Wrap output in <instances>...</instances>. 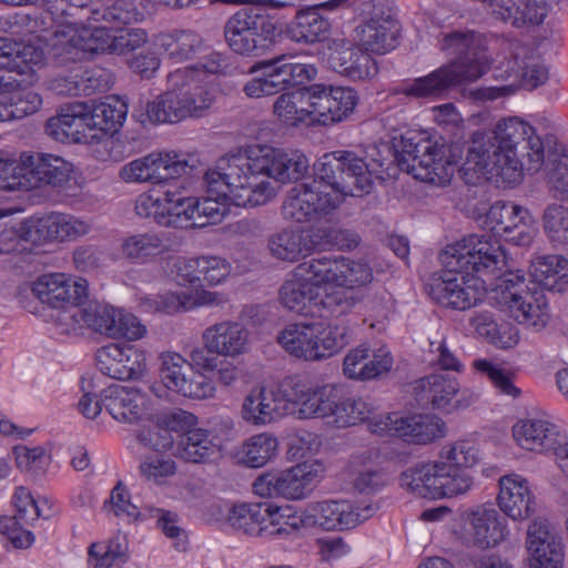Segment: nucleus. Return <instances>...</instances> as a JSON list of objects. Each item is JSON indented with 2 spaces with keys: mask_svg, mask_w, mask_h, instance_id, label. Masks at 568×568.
<instances>
[{
  "mask_svg": "<svg viewBox=\"0 0 568 568\" xmlns=\"http://www.w3.org/2000/svg\"><path fill=\"white\" fill-rule=\"evenodd\" d=\"M388 164L375 146L364 155L338 150L314 164V178L293 186L285 195L281 214L292 223H308L337 210L347 196L371 193L375 180H383Z\"/></svg>",
  "mask_w": 568,
  "mask_h": 568,
  "instance_id": "nucleus-1",
  "label": "nucleus"
},
{
  "mask_svg": "<svg viewBox=\"0 0 568 568\" xmlns=\"http://www.w3.org/2000/svg\"><path fill=\"white\" fill-rule=\"evenodd\" d=\"M542 141L518 118L499 121L493 131L471 134L466 165L486 179L507 185L519 183L523 170L537 172L544 164Z\"/></svg>",
  "mask_w": 568,
  "mask_h": 568,
  "instance_id": "nucleus-2",
  "label": "nucleus"
},
{
  "mask_svg": "<svg viewBox=\"0 0 568 568\" xmlns=\"http://www.w3.org/2000/svg\"><path fill=\"white\" fill-rule=\"evenodd\" d=\"M308 168L307 156L298 150L251 145L229 156L224 175L236 203L264 205L275 195L270 179L282 184L296 182L304 178Z\"/></svg>",
  "mask_w": 568,
  "mask_h": 568,
  "instance_id": "nucleus-3",
  "label": "nucleus"
},
{
  "mask_svg": "<svg viewBox=\"0 0 568 568\" xmlns=\"http://www.w3.org/2000/svg\"><path fill=\"white\" fill-rule=\"evenodd\" d=\"M226 67V59L221 53L213 52L201 64L176 68L169 72L165 91L146 104L149 121L178 123L205 116L216 98L210 74L223 72Z\"/></svg>",
  "mask_w": 568,
  "mask_h": 568,
  "instance_id": "nucleus-4",
  "label": "nucleus"
},
{
  "mask_svg": "<svg viewBox=\"0 0 568 568\" xmlns=\"http://www.w3.org/2000/svg\"><path fill=\"white\" fill-rule=\"evenodd\" d=\"M478 462V449L473 443L458 440L447 444L436 460L420 463L403 471L400 486L420 498H454L470 490L474 479L469 469Z\"/></svg>",
  "mask_w": 568,
  "mask_h": 568,
  "instance_id": "nucleus-5",
  "label": "nucleus"
},
{
  "mask_svg": "<svg viewBox=\"0 0 568 568\" xmlns=\"http://www.w3.org/2000/svg\"><path fill=\"white\" fill-rule=\"evenodd\" d=\"M314 258L300 263L284 280L278 298L283 307L300 315L334 316L352 305L346 293L325 287Z\"/></svg>",
  "mask_w": 568,
  "mask_h": 568,
  "instance_id": "nucleus-6",
  "label": "nucleus"
},
{
  "mask_svg": "<svg viewBox=\"0 0 568 568\" xmlns=\"http://www.w3.org/2000/svg\"><path fill=\"white\" fill-rule=\"evenodd\" d=\"M148 32L131 28L111 36L106 27H88L69 23L55 32L54 58L61 64L82 61L92 53L124 54L148 42Z\"/></svg>",
  "mask_w": 568,
  "mask_h": 568,
  "instance_id": "nucleus-7",
  "label": "nucleus"
},
{
  "mask_svg": "<svg viewBox=\"0 0 568 568\" xmlns=\"http://www.w3.org/2000/svg\"><path fill=\"white\" fill-rule=\"evenodd\" d=\"M276 341L292 357L305 362H322L339 353L351 337L345 325L297 322L281 329Z\"/></svg>",
  "mask_w": 568,
  "mask_h": 568,
  "instance_id": "nucleus-8",
  "label": "nucleus"
},
{
  "mask_svg": "<svg viewBox=\"0 0 568 568\" xmlns=\"http://www.w3.org/2000/svg\"><path fill=\"white\" fill-rule=\"evenodd\" d=\"M88 281L63 272L45 273L31 285L32 294L57 312L55 325L61 333L74 332V314L88 298Z\"/></svg>",
  "mask_w": 568,
  "mask_h": 568,
  "instance_id": "nucleus-9",
  "label": "nucleus"
},
{
  "mask_svg": "<svg viewBox=\"0 0 568 568\" xmlns=\"http://www.w3.org/2000/svg\"><path fill=\"white\" fill-rule=\"evenodd\" d=\"M443 267H460L475 276H496L507 265L499 241L491 234H470L447 245L439 254Z\"/></svg>",
  "mask_w": 568,
  "mask_h": 568,
  "instance_id": "nucleus-10",
  "label": "nucleus"
},
{
  "mask_svg": "<svg viewBox=\"0 0 568 568\" xmlns=\"http://www.w3.org/2000/svg\"><path fill=\"white\" fill-rule=\"evenodd\" d=\"M277 21L260 7L235 12L226 22L224 36L230 49L244 57H260L275 43Z\"/></svg>",
  "mask_w": 568,
  "mask_h": 568,
  "instance_id": "nucleus-11",
  "label": "nucleus"
},
{
  "mask_svg": "<svg viewBox=\"0 0 568 568\" xmlns=\"http://www.w3.org/2000/svg\"><path fill=\"white\" fill-rule=\"evenodd\" d=\"M493 300L523 325L537 331L544 328L549 321V312L544 295L532 293L525 284L524 275L517 272H505L497 276L491 290Z\"/></svg>",
  "mask_w": 568,
  "mask_h": 568,
  "instance_id": "nucleus-12",
  "label": "nucleus"
},
{
  "mask_svg": "<svg viewBox=\"0 0 568 568\" xmlns=\"http://www.w3.org/2000/svg\"><path fill=\"white\" fill-rule=\"evenodd\" d=\"M92 225L89 221L78 216L51 212L41 216H33L20 224L14 232L17 244L12 247H3L1 252H22L24 246L19 247L20 242L36 245L50 242L73 241L89 234Z\"/></svg>",
  "mask_w": 568,
  "mask_h": 568,
  "instance_id": "nucleus-13",
  "label": "nucleus"
},
{
  "mask_svg": "<svg viewBox=\"0 0 568 568\" xmlns=\"http://www.w3.org/2000/svg\"><path fill=\"white\" fill-rule=\"evenodd\" d=\"M505 58L494 69L496 80L508 81L507 84L483 88L478 91V98L486 101L513 95L521 85L535 89L548 80V69L532 61H519V51L523 48L518 43L505 42L503 44Z\"/></svg>",
  "mask_w": 568,
  "mask_h": 568,
  "instance_id": "nucleus-14",
  "label": "nucleus"
},
{
  "mask_svg": "<svg viewBox=\"0 0 568 568\" xmlns=\"http://www.w3.org/2000/svg\"><path fill=\"white\" fill-rule=\"evenodd\" d=\"M428 293L438 304L465 311L481 302L487 294L485 278L467 273L460 267H444L430 278Z\"/></svg>",
  "mask_w": 568,
  "mask_h": 568,
  "instance_id": "nucleus-15",
  "label": "nucleus"
},
{
  "mask_svg": "<svg viewBox=\"0 0 568 568\" xmlns=\"http://www.w3.org/2000/svg\"><path fill=\"white\" fill-rule=\"evenodd\" d=\"M313 126H333L354 112L358 95L349 87L314 83L307 87Z\"/></svg>",
  "mask_w": 568,
  "mask_h": 568,
  "instance_id": "nucleus-16",
  "label": "nucleus"
},
{
  "mask_svg": "<svg viewBox=\"0 0 568 568\" xmlns=\"http://www.w3.org/2000/svg\"><path fill=\"white\" fill-rule=\"evenodd\" d=\"M368 428L376 435L397 436L415 444H428L445 436L444 422L433 415L388 413L371 418Z\"/></svg>",
  "mask_w": 568,
  "mask_h": 568,
  "instance_id": "nucleus-17",
  "label": "nucleus"
},
{
  "mask_svg": "<svg viewBox=\"0 0 568 568\" xmlns=\"http://www.w3.org/2000/svg\"><path fill=\"white\" fill-rule=\"evenodd\" d=\"M377 509L371 501L357 505L345 499L311 503L305 507L306 526L324 530L349 529L373 517Z\"/></svg>",
  "mask_w": 568,
  "mask_h": 568,
  "instance_id": "nucleus-18",
  "label": "nucleus"
},
{
  "mask_svg": "<svg viewBox=\"0 0 568 568\" xmlns=\"http://www.w3.org/2000/svg\"><path fill=\"white\" fill-rule=\"evenodd\" d=\"M291 414L288 383L284 388L255 385L242 398L240 416L253 427H264Z\"/></svg>",
  "mask_w": 568,
  "mask_h": 568,
  "instance_id": "nucleus-19",
  "label": "nucleus"
},
{
  "mask_svg": "<svg viewBox=\"0 0 568 568\" xmlns=\"http://www.w3.org/2000/svg\"><path fill=\"white\" fill-rule=\"evenodd\" d=\"M187 162L174 151L151 152L121 166L119 178L124 183L163 184L184 174Z\"/></svg>",
  "mask_w": 568,
  "mask_h": 568,
  "instance_id": "nucleus-20",
  "label": "nucleus"
},
{
  "mask_svg": "<svg viewBox=\"0 0 568 568\" xmlns=\"http://www.w3.org/2000/svg\"><path fill=\"white\" fill-rule=\"evenodd\" d=\"M414 389L420 405L447 414L465 409L477 400L474 392L460 389L458 379L446 374L423 377L417 381Z\"/></svg>",
  "mask_w": 568,
  "mask_h": 568,
  "instance_id": "nucleus-21",
  "label": "nucleus"
},
{
  "mask_svg": "<svg viewBox=\"0 0 568 568\" xmlns=\"http://www.w3.org/2000/svg\"><path fill=\"white\" fill-rule=\"evenodd\" d=\"M485 224L491 232L518 246L530 245L537 234L530 211L514 202H495L486 214Z\"/></svg>",
  "mask_w": 568,
  "mask_h": 568,
  "instance_id": "nucleus-22",
  "label": "nucleus"
},
{
  "mask_svg": "<svg viewBox=\"0 0 568 568\" xmlns=\"http://www.w3.org/2000/svg\"><path fill=\"white\" fill-rule=\"evenodd\" d=\"M338 387L332 384L314 385L306 379L291 378L288 396L291 414L298 419H323L331 423Z\"/></svg>",
  "mask_w": 568,
  "mask_h": 568,
  "instance_id": "nucleus-23",
  "label": "nucleus"
},
{
  "mask_svg": "<svg viewBox=\"0 0 568 568\" xmlns=\"http://www.w3.org/2000/svg\"><path fill=\"white\" fill-rule=\"evenodd\" d=\"M314 261L325 287H332L337 292L361 293L374 278L373 268L362 260L321 256Z\"/></svg>",
  "mask_w": 568,
  "mask_h": 568,
  "instance_id": "nucleus-24",
  "label": "nucleus"
},
{
  "mask_svg": "<svg viewBox=\"0 0 568 568\" xmlns=\"http://www.w3.org/2000/svg\"><path fill=\"white\" fill-rule=\"evenodd\" d=\"M160 376L164 386L184 397L205 399L215 394L214 383L203 375H196L190 364L176 352L160 354Z\"/></svg>",
  "mask_w": 568,
  "mask_h": 568,
  "instance_id": "nucleus-25",
  "label": "nucleus"
},
{
  "mask_svg": "<svg viewBox=\"0 0 568 568\" xmlns=\"http://www.w3.org/2000/svg\"><path fill=\"white\" fill-rule=\"evenodd\" d=\"M438 45L444 53L458 59L448 64L458 72L474 67L479 69V79L490 68L491 58L488 55L490 48L487 39L480 33L471 30H456L443 33L438 39Z\"/></svg>",
  "mask_w": 568,
  "mask_h": 568,
  "instance_id": "nucleus-26",
  "label": "nucleus"
},
{
  "mask_svg": "<svg viewBox=\"0 0 568 568\" xmlns=\"http://www.w3.org/2000/svg\"><path fill=\"white\" fill-rule=\"evenodd\" d=\"M229 170V158L221 161L215 170L205 173L207 196L197 199L194 206V225L204 226L216 223L226 213V203L240 207H255L258 204H239L231 196V189L225 175Z\"/></svg>",
  "mask_w": 568,
  "mask_h": 568,
  "instance_id": "nucleus-27",
  "label": "nucleus"
},
{
  "mask_svg": "<svg viewBox=\"0 0 568 568\" xmlns=\"http://www.w3.org/2000/svg\"><path fill=\"white\" fill-rule=\"evenodd\" d=\"M463 535L468 546L491 549L507 539L508 524L497 509L478 506L465 513Z\"/></svg>",
  "mask_w": 568,
  "mask_h": 568,
  "instance_id": "nucleus-28",
  "label": "nucleus"
},
{
  "mask_svg": "<svg viewBox=\"0 0 568 568\" xmlns=\"http://www.w3.org/2000/svg\"><path fill=\"white\" fill-rule=\"evenodd\" d=\"M525 548L528 568H562L565 546L547 519L537 517L527 527Z\"/></svg>",
  "mask_w": 568,
  "mask_h": 568,
  "instance_id": "nucleus-29",
  "label": "nucleus"
},
{
  "mask_svg": "<svg viewBox=\"0 0 568 568\" xmlns=\"http://www.w3.org/2000/svg\"><path fill=\"white\" fill-rule=\"evenodd\" d=\"M224 297L219 292L199 286L190 291L165 292L139 297V307L145 313L176 314L204 306H219Z\"/></svg>",
  "mask_w": 568,
  "mask_h": 568,
  "instance_id": "nucleus-30",
  "label": "nucleus"
},
{
  "mask_svg": "<svg viewBox=\"0 0 568 568\" xmlns=\"http://www.w3.org/2000/svg\"><path fill=\"white\" fill-rule=\"evenodd\" d=\"M399 30L398 21L388 11L373 4L369 17L355 29V41L367 52L385 54L397 47Z\"/></svg>",
  "mask_w": 568,
  "mask_h": 568,
  "instance_id": "nucleus-31",
  "label": "nucleus"
},
{
  "mask_svg": "<svg viewBox=\"0 0 568 568\" xmlns=\"http://www.w3.org/2000/svg\"><path fill=\"white\" fill-rule=\"evenodd\" d=\"M97 365L101 373L114 379H133L146 369L145 352L132 344L111 343L97 351Z\"/></svg>",
  "mask_w": 568,
  "mask_h": 568,
  "instance_id": "nucleus-32",
  "label": "nucleus"
},
{
  "mask_svg": "<svg viewBox=\"0 0 568 568\" xmlns=\"http://www.w3.org/2000/svg\"><path fill=\"white\" fill-rule=\"evenodd\" d=\"M45 132L62 143H89L98 138L97 133L91 132L88 104L83 102L61 105L58 113L47 121Z\"/></svg>",
  "mask_w": 568,
  "mask_h": 568,
  "instance_id": "nucleus-33",
  "label": "nucleus"
},
{
  "mask_svg": "<svg viewBox=\"0 0 568 568\" xmlns=\"http://www.w3.org/2000/svg\"><path fill=\"white\" fill-rule=\"evenodd\" d=\"M478 70L469 67L467 70L458 72L452 65H443L425 77L404 83L402 93L417 99H437L455 85L476 81L479 74Z\"/></svg>",
  "mask_w": 568,
  "mask_h": 568,
  "instance_id": "nucleus-34",
  "label": "nucleus"
},
{
  "mask_svg": "<svg viewBox=\"0 0 568 568\" xmlns=\"http://www.w3.org/2000/svg\"><path fill=\"white\" fill-rule=\"evenodd\" d=\"M347 0H328L300 10L286 27V36L297 43L313 44L325 39L329 22L321 11H335L345 7Z\"/></svg>",
  "mask_w": 568,
  "mask_h": 568,
  "instance_id": "nucleus-35",
  "label": "nucleus"
},
{
  "mask_svg": "<svg viewBox=\"0 0 568 568\" xmlns=\"http://www.w3.org/2000/svg\"><path fill=\"white\" fill-rule=\"evenodd\" d=\"M202 342L207 352L235 358L250 349V332L240 322L222 321L204 329Z\"/></svg>",
  "mask_w": 568,
  "mask_h": 568,
  "instance_id": "nucleus-36",
  "label": "nucleus"
},
{
  "mask_svg": "<svg viewBox=\"0 0 568 568\" xmlns=\"http://www.w3.org/2000/svg\"><path fill=\"white\" fill-rule=\"evenodd\" d=\"M328 65L338 74L353 81L367 80L377 74L376 61L359 45L351 47L344 40L329 45Z\"/></svg>",
  "mask_w": 568,
  "mask_h": 568,
  "instance_id": "nucleus-37",
  "label": "nucleus"
},
{
  "mask_svg": "<svg viewBox=\"0 0 568 568\" xmlns=\"http://www.w3.org/2000/svg\"><path fill=\"white\" fill-rule=\"evenodd\" d=\"M515 443L525 450L544 454L564 446V435L559 427L548 419L527 418L513 426Z\"/></svg>",
  "mask_w": 568,
  "mask_h": 568,
  "instance_id": "nucleus-38",
  "label": "nucleus"
},
{
  "mask_svg": "<svg viewBox=\"0 0 568 568\" xmlns=\"http://www.w3.org/2000/svg\"><path fill=\"white\" fill-rule=\"evenodd\" d=\"M497 503L500 510L513 520H524L536 509L535 495L528 480L516 474L500 478Z\"/></svg>",
  "mask_w": 568,
  "mask_h": 568,
  "instance_id": "nucleus-39",
  "label": "nucleus"
},
{
  "mask_svg": "<svg viewBox=\"0 0 568 568\" xmlns=\"http://www.w3.org/2000/svg\"><path fill=\"white\" fill-rule=\"evenodd\" d=\"M104 407L118 422L134 423L145 413L148 399L139 389L111 385L103 392Z\"/></svg>",
  "mask_w": 568,
  "mask_h": 568,
  "instance_id": "nucleus-40",
  "label": "nucleus"
},
{
  "mask_svg": "<svg viewBox=\"0 0 568 568\" xmlns=\"http://www.w3.org/2000/svg\"><path fill=\"white\" fill-rule=\"evenodd\" d=\"M267 250L277 261L295 263L314 252L315 242L303 230L283 227L268 237Z\"/></svg>",
  "mask_w": 568,
  "mask_h": 568,
  "instance_id": "nucleus-41",
  "label": "nucleus"
},
{
  "mask_svg": "<svg viewBox=\"0 0 568 568\" xmlns=\"http://www.w3.org/2000/svg\"><path fill=\"white\" fill-rule=\"evenodd\" d=\"M229 261L216 255H203L185 260L178 267V276L186 283H205L209 286L222 284L231 274Z\"/></svg>",
  "mask_w": 568,
  "mask_h": 568,
  "instance_id": "nucleus-42",
  "label": "nucleus"
},
{
  "mask_svg": "<svg viewBox=\"0 0 568 568\" xmlns=\"http://www.w3.org/2000/svg\"><path fill=\"white\" fill-rule=\"evenodd\" d=\"M324 474L325 465L318 459L306 460L282 469L283 498L286 500L305 498L322 480Z\"/></svg>",
  "mask_w": 568,
  "mask_h": 568,
  "instance_id": "nucleus-43",
  "label": "nucleus"
},
{
  "mask_svg": "<svg viewBox=\"0 0 568 568\" xmlns=\"http://www.w3.org/2000/svg\"><path fill=\"white\" fill-rule=\"evenodd\" d=\"M272 113L280 124L287 128L313 126L307 87L282 91L273 102Z\"/></svg>",
  "mask_w": 568,
  "mask_h": 568,
  "instance_id": "nucleus-44",
  "label": "nucleus"
},
{
  "mask_svg": "<svg viewBox=\"0 0 568 568\" xmlns=\"http://www.w3.org/2000/svg\"><path fill=\"white\" fill-rule=\"evenodd\" d=\"M456 160L450 150L444 144L434 143L430 150L419 160L418 165H413L414 176L423 182L445 186L454 176Z\"/></svg>",
  "mask_w": 568,
  "mask_h": 568,
  "instance_id": "nucleus-45",
  "label": "nucleus"
},
{
  "mask_svg": "<svg viewBox=\"0 0 568 568\" xmlns=\"http://www.w3.org/2000/svg\"><path fill=\"white\" fill-rule=\"evenodd\" d=\"M30 190L41 184L61 186L69 182L74 173L71 162L53 154H40L34 160L28 156Z\"/></svg>",
  "mask_w": 568,
  "mask_h": 568,
  "instance_id": "nucleus-46",
  "label": "nucleus"
},
{
  "mask_svg": "<svg viewBox=\"0 0 568 568\" xmlns=\"http://www.w3.org/2000/svg\"><path fill=\"white\" fill-rule=\"evenodd\" d=\"M43 63L42 50L11 38L0 37V70L30 74Z\"/></svg>",
  "mask_w": 568,
  "mask_h": 568,
  "instance_id": "nucleus-47",
  "label": "nucleus"
},
{
  "mask_svg": "<svg viewBox=\"0 0 568 568\" xmlns=\"http://www.w3.org/2000/svg\"><path fill=\"white\" fill-rule=\"evenodd\" d=\"M128 103L118 95H108L103 100L88 105V118L92 133L98 138L116 133L128 115Z\"/></svg>",
  "mask_w": 568,
  "mask_h": 568,
  "instance_id": "nucleus-48",
  "label": "nucleus"
},
{
  "mask_svg": "<svg viewBox=\"0 0 568 568\" xmlns=\"http://www.w3.org/2000/svg\"><path fill=\"white\" fill-rule=\"evenodd\" d=\"M266 503H239L232 505L225 523L237 534L265 540Z\"/></svg>",
  "mask_w": 568,
  "mask_h": 568,
  "instance_id": "nucleus-49",
  "label": "nucleus"
},
{
  "mask_svg": "<svg viewBox=\"0 0 568 568\" xmlns=\"http://www.w3.org/2000/svg\"><path fill=\"white\" fill-rule=\"evenodd\" d=\"M196 197L186 195L183 187L169 186L163 193V211L159 215V225L183 229L194 225Z\"/></svg>",
  "mask_w": 568,
  "mask_h": 568,
  "instance_id": "nucleus-50",
  "label": "nucleus"
},
{
  "mask_svg": "<svg viewBox=\"0 0 568 568\" xmlns=\"http://www.w3.org/2000/svg\"><path fill=\"white\" fill-rule=\"evenodd\" d=\"M278 450V440L271 433L254 434L243 440L233 452V458L248 468H261L272 462Z\"/></svg>",
  "mask_w": 568,
  "mask_h": 568,
  "instance_id": "nucleus-51",
  "label": "nucleus"
},
{
  "mask_svg": "<svg viewBox=\"0 0 568 568\" xmlns=\"http://www.w3.org/2000/svg\"><path fill=\"white\" fill-rule=\"evenodd\" d=\"M265 540L287 539L302 528H307L305 509L298 513L294 506L266 503Z\"/></svg>",
  "mask_w": 568,
  "mask_h": 568,
  "instance_id": "nucleus-52",
  "label": "nucleus"
},
{
  "mask_svg": "<svg viewBox=\"0 0 568 568\" xmlns=\"http://www.w3.org/2000/svg\"><path fill=\"white\" fill-rule=\"evenodd\" d=\"M220 452L221 447L211 436L210 430L195 427L180 437L175 456L186 463L205 464L213 462Z\"/></svg>",
  "mask_w": 568,
  "mask_h": 568,
  "instance_id": "nucleus-53",
  "label": "nucleus"
},
{
  "mask_svg": "<svg viewBox=\"0 0 568 568\" xmlns=\"http://www.w3.org/2000/svg\"><path fill=\"white\" fill-rule=\"evenodd\" d=\"M345 293L347 297L353 298L352 305L347 311L336 313L334 316L346 315L357 307L365 316V321H371L369 326L375 328L384 323L393 308L392 296L383 288L372 290L366 287L361 293Z\"/></svg>",
  "mask_w": 568,
  "mask_h": 568,
  "instance_id": "nucleus-54",
  "label": "nucleus"
},
{
  "mask_svg": "<svg viewBox=\"0 0 568 568\" xmlns=\"http://www.w3.org/2000/svg\"><path fill=\"white\" fill-rule=\"evenodd\" d=\"M166 252L163 237L154 232L128 234L120 241V253L132 264H148Z\"/></svg>",
  "mask_w": 568,
  "mask_h": 568,
  "instance_id": "nucleus-55",
  "label": "nucleus"
},
{
  "mask_svg": "<svg viewBox=\"0 0 568 568\" xmlns=\"http://www.w3.org/2000/svg\"><path fill=\"white\" fill-rule=\"evenodd\" d=\"M154 45L165 59L181 63L194 58L201 49L202 39L191 30H172L158 34Z\"/></svg>",
  "mask_w": 568,
  "mask_h": 568,
  "instance_id": "nucleus-56",
  "label": "nucleus"
},
{
  "mask_svg": "<svg viewBox=\"0 0 568 568\" xmlns=\"http://www.w3.org/2000/svg\"><path fill=\"white\" fill-rule=\"evenodd\" d=\"M250 74L251 78L243 85V92L251 99H261L285 91L275 59L253 64L250 68Z\"/></svg>",
  "mask_w": 568,
  "mask_h": 568,
  "instance_id": "nucleus-57",
  "label": "nucleus"
},
{
  "mask_svg": "<svg viewBox=\"0 0 568 568\" xmlns=\"http://www.w3.org/2000/svg\"><path fill=\"white\" fill-rule=\"evenodd\" d=\"M529 273L544 288L561 292L568 284V260L561 255L537 256L530 264Z\"/></svg>",
  "mask_w": 568,
  "mask_h": 568,
  "instance_id": "nucleus-58",
  "label": "nucleus"
},
{
  "mask_svg": "<svg viewBox=\"0 0 568 568\" xmlns=\"http://www.w3.org/2000/svg\"><path fill=\"white\" fill-rule=\"evenodd\" d=\"M377 452L367 449L352 456L349 468L353 485L359 493L372 494L386 485L385 475L374 467Z\"/></svg>",
  "mask_w": 568,
  "mask_h": 568,
  "instance_id": "nucleus-59",
  "label": "nucleus"
},
{
  "mask_svg": "<svg viewBox=\"0 0 568 568\" xmlns=\"http://www.w3.org/2000/svg\"><path fill=\"white\" fill-rule=\"evenodd\" d=\"M128 540L115 535L108 540L92 542L88 548L89 568H120L128 560Z\"/></svg>",
  "mask_w": 568,
  "mask_h": 568,
  "instance_id": "nucleus-60",
  "label": "nucleus"
},
{
  "mask_svg": "<svg viewBox=\"0 0 568 568\" xmlns=\"http://www.w3.org/2000/svg\"><path fill=\"white\" fill-rule=\"evenodd\" d=\"M119 308L104 304H90L82 308L79 306L74 320V332L82 328H90L99 334L113 338Z\"/></svg>",
  "mask_w": 568,
  "mask_h": 568,
  "instance_id": "nucleus-61",
  "label": "nucleus"
},
{
  "mask_svg": "<svg viewBox=\"0 0 568 568\" xmlns=\"http://www.w3.org/2000/svg\"><path fill=\"white\" fill-rule=\"evenodd\" d=\"M42 106L41 95L29 89L18 87L8 94L0 95V121L20 119L38 112Z\"/></svg>",
  "mask_w": 568,
  "mask_h": 568,
  "instance_id": "nucleus-62",
  "label": "nucleus"
},
{
  "mask_svg": "<svg viewBox=\"0 0 568 568\" xmlns=\"http://www.w3.org/2000/svg\"><path fill=\"white\" fill-rule=\"evenodd\" d=\"M335 404L329 424L337 428L355 426L369 417L371 406L363 398L344 397L338 389Z\"/></svg>",
  "mask_w": 568,
  "mask_h": 568,
  "instance_id": "nucleus-63",
  "label": "nucleus"
},
{
  "mask_svg": "<svg viewBox=\"0 0 568 568\" xmlns=\"http://www.w3.org/2000/svg\"><path fill=\"white\" fill-rule=\"evenodd\" d=\"M541 224L546 237L554 245H568V206L551 203L541 214Z\"/></svg>",
  "mask_w": 568,
  "mask_h": 568,
  "instance_id": "nucleus-64",
  "label": "nucleus"
}]
</instances>
